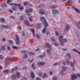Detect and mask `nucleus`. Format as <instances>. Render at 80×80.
I'll list each match as a JSON object with an SVG mask.
<instances>
[{
    "label": "nucleus",
    "mask_w": 80,
    "mask_h": 80,
    "mask_svg": "<svg viewBox=\"0 0 80 80\" xmlns=\"http://www.w3.org/2000/svg\"><path fill=\"white\" fill-rule=\"evenodd\" d=\"M32 11H33V10L31 8H29L28 9H26L25 10L26 13H28L29 12H32Z\"/></svg>",
    "instance_id": "ddd939ff"
},
{
    "label": "nucleus",
    "mask_w": 80,
    "mask_h": 80,
    "mask_svg": "<svg viewBox=\"0 0 80 80\" xmlns=\"http://www.w3.org/2000/svg\"><path fill=\"white\" fill-rule=\"evenodd\" d=\"M15 5H16V6H17V5H18V8L20 10H23V7L22 6L20 5V4H15Z\"/></svg>",
    "instance_id": "1a4fd4ad"
},
{
    "label": "nucleus",
    "mask_w": 80,
    "mask_h": 80,
    "mask_svg": "<svg viewBox=\"0 0 80 80\" xmlns=\"http://www.w3.org/2000/svg\"><path fill=\"white\" fill-rule=\"evenodd\" d=\"M9 12H10V13H13V11L11 9H9Z\"/></svg>",
    "instance_id": "8fccbe9b"
},
{
    "label": "nucleus",
    "mask_w": 80,
    "mask_h": 80,
    "mask_svg": "<svg viewBox=\"0 0 80 80\" xmlns=\"http://www.w3.org/2000/svg\"><path fill=\"white\" fill-rule=\"evenodd\" d=\"M46 46L48 48H49V49H47V52H48V56H50L51 55V53H50V50H52V47L50 46V45L49 43H47L46 44Z\"/></svg>",
    "instance_id": "f257e3e1"
},
{
    "label": "nucleus",
    "mask_w": 80,
    "mask_h": 80,
    "mask_svg": "<svg viewBox=\"0 0 80 80\" xmlns=\"http://www.w3.org/2000/svg\"><path fill=\"white\" fill-rule=\"evenodd\" d=\"M1 6L2 7H7V5L5 4V3H2V4Z\"/></svg>",
    "instance_id": "473e14b6"
},
{
    "label": "nucleus",
    "mask_w": 80,
    "mask_h": 80,
    "mask_svg": "<svg viewBox=\"0 0 80 80\" xmlns=\"http://www.w3.org/2000/svg\"><path fill=\"white\" fill-rule=\"evenodd\" d=\"M24 58H27V57H28V56H27V55L26 54H24Z\"/></svg>",
    "instance_id": "79ce46f5"
},
{
    "label": "nucleus",
    "mask_w": 80,
    "mask_h": 80,
    "mask_svg": "<svg viewBox=\"0 0 80 80\" xmlns=\"http://www.w3.org/2000/svg\"><path fill=\"white\" fill-rule=\"evenodd\" d=\"M63 36H60L59 37V41L60 42V44L62 46H63Z\"/></svg>",
    "instance_id": "39448f33"
},
{
    "label": "nucleus",
    "mask_w": 80,
    "mask_h": 80,
    "mask_svg": "<svg viewBox=\"0 0 80 80\" xmlns=\"http://www.w3.org/2000/svg\"><path fill=\"white\" fill-rule=\"evenodd\" d=\"M33 60V59H32L31 61L30 60V59L28 60V61H29V62H30V63H31V62H32Z\"/></svg>",
    "instance_id": "4d7b16f0"
},
{
    "label": "nucleus",
    "mask_w": 80,
    "mask_h": 80,
    "mask_svg": "<svg viewBox=\"0 0 80 80\" xmlns=\"http://www.w3.org/2000/svg\"><path fill=\"white\" fill-rule=\"evenodd\" d=\"M42 78H44V77H48V76L47 73H44L43 75L42 76Z\"/></svg>",
    "instance_id": "aec40b11"
},
{
    "label": "nucleus",
    "mask_w": 80,
    "mask_h": 80,
    "mask_svg": "<svg viewBox=\"0 0 80 80\" xmlns=\"http://www.w3.org/2000/svg\"><path fill=\"white\" fill-rule=\"evenodd\" d=\"M77 76L78 77H80V74L78 73L77 74Z\"/></svg>",
    "instance_id": "69168bd1"
},
{
    "label": "nucleus",
    "mask_w": 80,
    "mask_h": 80,
    "mask_svg": "<svg viewBox=\"0 0 80 80\" xmlns=\"http://www.w3.org/2000/svg\"><path fill=\"white\" fill-rule=\"evenodd\" d=\"M52 12L53 13V14H55V13H57V14H58L59 13H60L57 10H55V9H52Z\"/></svg>",
    "instance_id": "9b49d317"
},
{
    "label": "nucleus",
    "mask_w": 80,
    "mask_h": 80,
    "mask_svg": "<svg viewBox=\"0 0 80 80\" xmlns=\"http://www.w3.org/2000/svg\"><path fill=\"white\" fill-rule=\"evenodd\" d=\"M73 8H74V9H75V10H76V12H78V13H79L80 14V10H78L77 9L73 7Z\"/></svg>",
    "instance_id": "393cba45"
},
{
    "label": "nucleus",
    "mask_w": 80,
    "mask_h": 80,
    "mask_svg": "<svg viewBox=\"0 0 80 80\" xmlns=\"http://www.w3.org/2000/svg\"><path fill=\"white\" fill-rule=\"evenodd\" d=\"M67 63H68V64H69V63H70V61H69L68 60H67Z\"/></svg>",
    "instance_id": "680f3d73"
},
{
    "label": "nucleus",
    "mask_w": 80,
    "mask_h": 80,
    "mask_svg": "<svg viewBox=\"0 0 80 80\" xmlns=\"http://www.w3.org/2000/svg\"><path fill=\"white\" fill-rule=\"evenodd\" d=\"M7 48L8 50H11V48H10V47L9 46H8L7 47Z\"/></svg>",
    "instance_id": "49530a36"
},
{
    "label": "nucleus",
    "mask_w": 80,
    "mask_h": 80,
    "mask_svg": "<svg viewBox=\"0 0 80 80\" xmlns=\"http://www.w3.org/2000/svg\"><path fill=\"white\" fill-rule=\"evenodd\" d=\"M71 77L72 80H76L77 79V76L75 74L72 75Z\"/></svg>",
    "instance_id": "9d476101"
},
{
    "label": "nucleus",
    "mask_w": 80,
    "mask_h": 80,
    "mask_svg": "<svg viewBox=\"0 0 80 80\" xmlns=\"http://www.w3.org/2000/svg\"><path fill=\"white\" fill-rule=\"evenodd\" d=\"M21 52L22 53H27V51L26 50L22 51Z\"/></svg>",
    "instance_id": "ea45409f"
},
{
    "label": "nucleus",
    "mask_w": 80,
    "mask_h": 80,
    "mask_svg": "<svg viewBox=\"0 0 80 80\" xmlns=\"http://www.w3.org/2000/svg\"><path fill=\"white\" fill-rule=\"evenodd\" d=\"M42 73H39L38 74L39 76L40 77H41V76H42Z\"/></svg>",
    "instance_id": "052dcab7"
},
{
    "label": "nucleus",
    "mask_w": 80,
    "mask_h": 80,
    "mask_svg": "<svg viewBox=\"0 0 80 80\" xmlns=\"http://www.w3.org/2000/svg\"><path fill=\"white\" fill-rule=\"evenodd\" d=\"M1 48L3 50H4L5 49V47L4 46H2Z\"/></svg>",
    "instance_id": "72a5a7b5"
},
{
    "label": "nucleus",
    "mask_w": 80,
    "mask_h": 80,
    "mask_svg": "<svg viewBox=\"0 0 80 80\" xmlns=\"http://www.w3.org/2000/svg\"><path fill=\"white\" fill-rule=\"evenodd\" d=\"M34 65H35V63H33L32 64V65L31 67L33 68V69H35L36 67L35 66H34Z\"/></svg>",
    "instance_id": "2f4dec72"
},
{
    "label": "nucleus",
    "mask_w": 80,
    "mask_h": 80,
    "mask_svg": "<svg viewBox=\"0 0 80 80\" xmlns=\"http://www.w3.org/2000/svg\"><path fill=\"white\" fill-rule=\"evenodd\" d=\"M68 3H72V1L71 0H68Z\"/></svg>",
    "instance_id": "13d9d810"
},
{
    "label": "nucleus",
    "mask_w": 80,
    "mask_h": 80,
    "mask_svg": "<svg viewBox=\"0 0 80 80\" xmlns=\"http://www.w3.org/2000/svg\"><path fill=\"white\" fill-rule=\"evenodd\" d=\"M36 80H42V79H40V78L37 77L36 78Z\"/></svg>",
    "instance_id": "5fc2aeb1"
},
{
    "label": "nucleus",
    "mask_w": 80,
    "mask_h": 80,
    "mask_svg": "<svg viewBox=\"0 0 80 80\" xmlns=\"http://www.w3.org/2000/svg\"><path fill=\"white\" fill-rule=\"evenodd\" d=\"M55 34L56 36H58V35H59V34L58 33V32H55Z\"/></svg>",
    "instance_id": "6e6d98bb"
},
{
    "label": "nucleus",
    "mask_w": 80,
    "mask_h": 80,
    "mask_svg": "<svg viewBox=\"0 0 80 80\" xmlns=\"http://www.w3.org/2000/svg\"><path fill=\"white\" fill-rule=\"evenodd\" d=\"M46 30H47V29L46 28H44L42 30V33H45V32H46Z\"/></svg>",
    "instance_id": "5701e85b"
},
{
    "label": "nucleus",
    "mask_w": 80,
    "mask_h": 80,
    "mask_svg": "<svg viewBox=\"0 0 80 80\" xmlns=\"http://www.w3.org/2000/svg\"><path fill=\"white\" fill-rule=\"evenodd\" d=\"M29 20L30 21V22H32V16H31L29 17Z\"/></svg>",
    "instance_id": "f704fd0d"
},
{
    "label": "nucleus",
    "mask_w": 80,
    "mask_h": 80,
    "mask_svg": "<svg viewBox=\"0 0 80 80\" xmlns=\"http://www.w3.org/2000/svg\"><path fill=\"white\" fill-rule=\"evenodd\" d=\"M10 58L8 57L6 58V60H5V63L6 65H8L9 62H8V60Z\"/></svg>",
    "instance_id": "2eb2a0df"
},
{
    "label": "nucleus",
    "mask_w": 80,
    "mask_h": 80,
    "mask_svg": "<svg viewBox=\"0 0 80 80\" xmlns=\"http://www.w3.org/2000/svg\"><path fill=\"white\" fill-rule=\"evenodd\" d=\"M17 75L15 74H13L12 76V79L13 80H15V78H16V77H17V78H20V73L19 72H17Z\"/></svg>",
    "instance_id": "7ed1b4c3"
},
{
    "label": "nucleus",
    "mask_w": 80,
    "mask_h": 80,
    "mask_svg": "<svg viewBox=\"0 0 80 80\" xmlns=\"http://www.w3.org/2000/svg\"><path fill=\"white\" fill-rule=\"evenodd\" d=\"M12 9L14 11H16L17 10V8H16L15 6H13L12 7Z\"/></svg>",
    "instance_id": "b1692460"
},
{
    "label": "nucleus",
    "mask_w": 80,
    "mask_h": 80,
    "mask_svg": "<svg viewBox=\"0 0 80 80\" xmlns=\"http://www.w3.org/2000/svg\"><path fill=\"white\" fill-rule=\"evenodd\" d=\"M22 36H24L25 35V32H24V31H22Z\"/></svg>",
    "instance_id": "bf43d9fd"
},
{
    "label": "nucleus",
    "mask_w": 80,
    "mask_h": 80,
    "mask_svg": "<svg viewBox=\"0 0 80 80\" xmlns=\"http://www.w3.org/2000/svg\"><path fill=\"white\" fill-rule=\"evenodd\" d=\"M25 23L26 25H28V26H32V25H30L28 23V21L26 20L25 21Z\"/></svg>",
    "instance_id": "f3484780"
},
{
    "label": "nucleus",
    "mask_w": 80,
    "mask_h": 80,
    "mask_svg": "<svg viewBox=\"0 0 80 80\" xmlns=\"http://www.w3.org/2000/svg\"><path fill=\"white\" fill-rule=\"evenodd\" d=\"M70 26L69 25L67 24L65 27L64 29V32L65 33L68 32V30L70 29Z\"/></svg>",
    "instance_id": "0eeeda50"
},
{
    "label": "nucleus",
    "mask_w": 80,
    "mask_h": 80,
    "mask_svg": "<svg viewBox=\"0 0 80 80\" xmlns=\"http://www.w3.org/2000/svg\"><path fill=\"white\" fill-rule=\"evenodd\" d=\"M31 31H32V32L33 33V36L35 37H36V38H38V39H40V35H35V34L34 33V30H33V29H31Z\"/></svg>",
    "instance_id": "423d86ee"
},
{
    "label": "nucleus",
    "mask_w": 80,
    "mask_h": 80,
    "mask_svg": "<svg viewBox=\"0 0 80 80\" xmlns=\"http://www.w3.org/2000/svg\"><path fill=\"white\" fill-rule=\"evenodd\" d=\"M34 77H35V75H34V73H33V72H32L31 73V77L32 78H33Z\"/></svg>",
    "instance_id": "4be33fe9"
},
{
    "label": "nucleus",
    "mask_w": 80,
    "mask_h": 80,
    "mask_svg": "<svg viewBox=\"0 0 80 80\" xmlns=\"http://www.w3.org/2000/svg\"><path fill=\"white\" fill-rule=\"evenodd\" d=\"M9 42L10 43H11V44H12L13 43V41L11 40H9Z\"/></svg>",
    "instance_id": "a18cd8bd"
},
{
    "label": "nucleus",
    "mask_w": 80,
    "mask_h": 80,
    "mask_svg": "<svg viewBox=\"0 0 80 80\" xmlns=\"http://www.w3.org/2000/svg\"><path fill=\"white\" fill-rule=\"evenodd\" d=\"M15 41L16 42V45H18L20 44V37L18 35L16 34L15 35Z\"/></svg>",
    "instance_id": "f03ea898"
},
{
    "label": "nucleus",
    "mask_w": 80,
    "mask_h": 80,
    "mask_svg": "<svg viewBox=\"0 0 80 80\" xmlns=\"http://www.w3.org/2000/svg\"><path fill=\"white\" fill-rule=\"evenodd\" d=\"M52 78L53 80H57V78L55 76H53Z\"/></svg>",
    "instance_id": "c85d7f7f"
},
{
    "label": "nucleus",
    "mask_w": 80,
    "mask_h": 80,
    "mask_svg": "<svg viewBox=\"0 0 80 80\" xmlns=\"http://www.w3.org/2000/svg\"><path fill=\"white\" fill-rule=\"evenodd\" d=\"M50 75H52L53 74V72L52 71H50L49 72Z\"/></svg>",
    "instance_id": "0e129e2a"
},
{
    "label": "nucleus",
    "mask_w": 80,
    "mask_h": 80,
    "mask_svg": "<svg viewBox=\"0 0 80 80\" xmlns=\"http://www.w3.org/2000/svg\"><path fill=\"white\" fill-rule=\"evenodd\" d=\"M29 54L30 55H35L34 53H33V52H29Z\"/></svg>",
    "instance_id": "4c0bfd02"
},
{
    "label": "nucleus",
    "mask_w": 80,
    "mask_h": 80,
    "mask_svg": "<svg viewBox=\"0 0 80 80\" xmlns=\"http://www.w3.org/2000/svg\"><path fill=\"white\" fill-rule=\"evenodd\" d=\"M76 26H77V27L78 28H79V29H80V26H79L78 25V24H77L76 25Z\"/></svg>",
    "instance_id": "603ef678"
},
{
    "label": "nucleus",
    "mask_w": 80,
    "mask_h": 80,
    "mask_svg": "<svg viewBox=\"0 0 80 80\" xmlns=\"http://www.w3.org/2000/svg\"><path fill=\"white\" fill-rule=\"evenodd\" d=\"M45 64V63L43 62H39L38 63V65H44Z\"/></svg>",
    "instance_id": "6ab92c4d"
},
{
    "label": "nucleus",
    "mask_w": 80,
    "mask_h": 80,
    "mask_svg": "<svg viewBox=\"0 0 80 80\" xmlns=\"http://www.w3.org/2000/svg\"><path fill=\"white\" fill-rule=\"evenodd\" d=\"M39 12L41 14H44V13H45V10L43 9H40L39 10Z\"/></svg>",
    "instance_id": "4468645a"
},
{
    "label": "nucleus",
    "mask_w": 80,
    "mask_h": 80,
    "mask_svg": "<svg viewBox=\"0 0 80 80\" xmlns=\"http://www.w3.org/2000/svg\"><path fill=\"white\" fill-rule=\"evenodd\" d=\"M12 47L13 49H17L18 48V47L16 46H12Z\"/></svg>",
    "instance_id": "37998d69"
},
{
    "label": "nucleus",
    "mask_w": 80,
    "mask_h": 80,
    "mask_svg": "<svg viewBox=\"0 0 80 80\" xmlns=\"http://www.w3.org/2000/svg\"><path fill=\"white\" fill-rule=\"evenodd\" d=\"M40 20L41 21H43V23L45 24V27H48V24H47V22L45 21V18L43 17H42L41 18Z\"/></svg>",
    "instance_id": "20e7f679"
},
{
    "label": "nucleus",
    "mask_w": 80,
    "mask_h": 80,
    "mask_svg": "<svg viewBox=\"0 0 80 80\" xmlns=\"http://www.w3.org/2000/svg\"><path fill=\"white\" fill-rule=\"evenodd\" d=\"M50 8H57V7H56V6L55 5H52L50 6Z\"/></svg>",
    "instance_id": "c756f323"
},
{
    "label": "nucleus",
    "mask_w": 80,
    "mask_h": 80,
    "mask_svg": "<svg viewBox=\"0 0 80 80\" xmlns=\"http://www.w3.org/2000/svg\"><path fill=\"white\" fill-rule=\"evenodd\" d=\"M18 70V68L17 67H15L14 69H12V73L14 70Z\"/></svg>",
    "instance_id": "a878e982"
},
{
    "label": "nucleus",
    "mask_w": 80,
    "mask_h": 80,
    "mask_svg": "<svg viewBox=\"0 0 80 80\" xmlns=\"http://www.w3.org/2000/svg\"><path fill=\"white\" fill-rule=\"evenodd\" d=\"M63 41L65 42H67V39L66 38H64L62 39V42L63 43H64V42H63Z\"/></svg>",
    "instance_id": "cd10ccee"
},
{
    "label": "nucleus",
    "mask_w": 80,
    "mask_h": 80,
    "mask_svg": "<svg viewBox=\"0 0 80 80\" xmlns=\"http://www.w3.org/2000/svg\"><path fill=\"white\" fill-rule=\"evenodd\" d=\"M73 50L74 52H77V53H79V55H80V52H78V51H77V50H76V49H73Z\"/></svg>",
    "instance_id": "c9c22d12"
},
{
    "label": "nucleus",
    "mask_w": 80,
    "mask_h": 80,
    "mask_svg": "<svg viewBox=\"0 0 80 80\" xmlns=\"http://www.w3.org/2000/svg\"><path fill=\"white\" fill-rule=\"evenodd\" d=\"M0 20L1 21V22H5V19L3 18H1L0 19Z\"/></svg>",
    "instance_id": "7c9ffc66"
},
{
    "label": "nucleus",
    "mask_w": 80,
    "mask_h": 80,
    "mask_svg": "<svg viewBox=\"0 0 80 80\" xmlns=\"http://www.w3.org/2000/svg\"><path fill=\"white\" fill-rule=\"evenodd\" d=\"M62 64L63 65H65V61H63L62 62Z\"/></svg>",
    "instance_id": "e2e57ef3"
},
{
    "label": "nucleus",
    "mask_w": 80,
    "mask_h": 80,
    "mask_svg": "<svg viewBox=\"0 0 80 80\" xmlns=\"http://www.w3.org/2000/svg\"><path fill=\"white\" fill-rule=\"evenodd\" d=\"M75 60H73V62L72 63V62H71V67H73V70L74 71H75V68H74V66H73V65H75Z\"/></svg>",
    "instance_id": "f8f14e48"
},
{
    "label": "nucleus",
    "mask_w": 80,
    "mask_h": 80,
    "mask_svg": "<svg viewBox=\"0 0 80 80\" xmlns=\"http://www.w3.org/2000/svg\"><path fill=\"white\" fill-rule=\"evenodd\" d=\"M45 54H44L43 55H40L38 57V58H43L44 57Z\"/></svg>",
    "instance_id": "412c9836"
},
{
    "label": "nucleus",
    "mask_w": 80,
    "mask_h": 80,
    "mask_svg": "<svg viewBox=\"0 0 80 80\" xmlns=\"http://www.w3.org/2000/svg\"><path fill=\"white\" fill-rule=\"evenodd\" d=\"M27 80V78L25 77H23L22 78V80Z\"/></svg>",
    "instance_id": "de8ad7c7"
},
{
    "label": "nucleus",
    "mask_w": 80,
    "mask_h": 80,
    "mask_svg": "<svg viewBox=\"0 0 80 80\" xmlns=\"http://www.w3.org/2000/svg\"><path fill=\"white\" fill-rule=\"evenodd\" d=\"M54 45L56 46H58V44H57V43H55Z\"/></svg>",
    "instance_id": "338daca9"
},
{
    "label": "nucleus",
    "mask_w": 80,
    "mask_h": 80,
    "mask_svg": "<svg viewBox=\"0 0 80 80\" xmlns=\"http://www.w3.org/2000/svg\"><path fill=\"white\" fill-rule=\"evenodd\" d=\"M28 3H29V2H24L23 3L24 5H25V6L27 5H28Z\"/></svg>",
    "instance_id": "bb28decb"
},
{
    "label": "nucleus",
    "mask_w": 80,
    "mask_h": 80,
    "mask_svg": "<svg viewBox=\"0 0 80 80\" xmlns=\"http://www.w3.org/2000/svg\"><path fill=\"white\" fill-rule=\"evenodd\" d=\"M45 5L44 4H41L39 6V7H45Z\"/></svg>",
    "instance_id": "58836bf2"
},
{
    "label": "nucleus",
    "mask_w": 80,
    "mask_h": 80,
    "mask_svg": "<svg viewBox=\"0 0 80 80\" xmlns=\"http://www.w3.org/2000/svg\"><path fill=\"white\" fill-rule=\"evenodd\" d=\"M51 40L52 41H53V42H54L55 41H56V40H55V38L53 37L52 38H51Z\"/></svg>",
    "instance_id": "e433bc0d"
},
{
    "label": "nucleus",
    "mask_w": 80,
    "mask_h": 80,
    "mask_svg": "<svg viewBox=\"0 0 80 80\" xmlns=\"http://www.w3.org/2000/svg\"><path fill=\"white\" fill-rule=\"evenodd\" d=\"M1 27H3V28H4L5 29H8L9 28H10V27L8 26V25H7L6 26L4 25H1Z\"/></svg>",
    "instance_id": "dca6fc26"
},
{
    "label": "nucleus",
    "mask_w": 80,
    "mask_h": 80,
    "mask_svg": "<svg viewBox=\"0 0 80 80\" xmlns=\"http://www.w3.org/2000/svg\"><path fill=\"white\" fill-rule=\"evenodd\" d=\"M28 68V67H24L22 68L23 70H26V69H27Z\"/></svg>",
    "instance_id": "864d4df0"
},
{
    "label": "nucleus",
    "mask_w": 80,
    "mask_h": 80,
    "mask_svg": "<svg viewBox=\"0 0 80 80\" xmlns=\"http://www.w3.org/2000/svg\"><path fill=\"white\" fill-rule=\"evenodd\" d=\"M67 69V68L65 67H62V70L60 71V73L61 75H63L64 73H63V72H65Z\"/></svg>",
    "instance_id": "6e6552de"
},
{
    "label": "nucleus",
    "mask_w": 80,
    "mask_h": 80,
    "mask_svg": "<svg viewBox=\"0 0 80 80\" xmlns=\"http://www.w3.org/2000/svg\"><path fill=\"white\" fill-rule=\"evenodd\" d=\"M9 72L10 70L8 69H7L3 71V72L5 73H9Z\"/></svg>",
    "instance_id": "a211bd4d"
},
{
    "label": "nucleus",
    "mask_w": 80,
    "mask_h": 80,
    "mask_svg": "<svg viewBox=\"0 0 80 80\" xmlns=\"http://www.w3.org/2000/svg\"><path fill=\"white\" fill-rule=\"evenodd\" d=\"M20 20H23V16H21L20 17Z\"/></svg>",
    "instance_id": "09e8293b"
},
{
    "label": "nucleus",
    "mask_w": 80,
    "mask_h": 80,
    "mask_svg": "<svg viewBox=\"0 0 80 80\" xmlns=\"http://www.w3.org/2000/svg\"><path fill=\"white\" fill-rule=\"evenodd\" d=\"M3 56L2 55H0V59L1 60H2V59H3Z\"/></svg>",
    "instance_id": "c03bdc74"
},
{
    "label": "nucleus",
    "mask_w": 80,
    "mask_h": 80,
    "mask_svg": "<svg viewBox=\"0 0 80 80\" xmlns=\"http://www.w3.org/2000/svg\"><path fill=\"white\" fill-rule=\"evenodd\" d=\"M67 55L69 59H71V58H70V54L68 53L67 54Z\"/></svg>",
    "instance_id": "a19ab883"
},
{
    "label": "nucleus",
    "mask_w": 80,
    "mask_h": 80,
    "mask_svg": "<svg viewBox=\"0 0 80 80\" xmlns=\"http://www.w3.org/2000/svg\"><path fill=\"white\" fill-rule=\"evenodd\" d=\"M12 2V0H7V3Z\"/></svg>",
    "instance_id": "3c124183"
},
{
    "label": "nucleus",
    "mask_w": 80,
    "mask_h": 80,
    "mask_svg": "<svg viewBox=\"0 0 80 80\" xmlns=\"http://www.w3.org/2000/svg\"><path fill=\"white\" fill-rule=\"evenodd\" d=\"M2 40L3 41V42H5V38H3L2 39Z\"/></svg>",
    "instance_id": "774afa93"
}]
</instances>
